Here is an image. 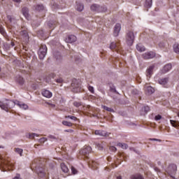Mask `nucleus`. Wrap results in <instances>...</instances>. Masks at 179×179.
<instances>
[{
    "mask_svg": "<svg viewBox=\"0 0 179 179\" xmlns=\"http://www.w3.org/2000/svg\"><path fill=\"white\" fill-rule=\"evenodd\" d=\"M159 47H163V45H162V43H159Z\"/></svg>",
    "mask_w": 179,
    "mask_h": 179,
    "instance_id": "obj_61",
    "label": "nucleus"
},
{
    "mask_svg": "<svg viewBox=\"0 0 179 179\" xmlns=\"http://www.w3.org/2000/svg\"><path fill=\"white\" fill-rule=\"evenodd\" d=\"M17 82L19 83V85H23L24 83V80L23 79L22 77L19 76L18 78L17 79Z\"/></svg>",
    "mask_w": 179,
    "mask_h": 179,
    "instance_id": "obj_34",
    "label": "nucleus"
},
{
    "mask_svg": "<svg viewBox=\"0 0 179 179\" xmlns=\"http://www.w3.org/2000/svg\"><path fill=\"white\" fill-rule=\"evenodd\" d=\"M152 0H145V6L146 8H151L152 7Z\"/></svg>",
    "mask_w": 179,
    "mask_h": 179,
    "instance_id": "obj_32",
    "label": "nucleus"
},
{
    "mask_svg": "<svg viewBox=\"0 0 179 179\" xmlns=\"http://www.w3.org/2000/svg\"><path fill=\"white\" fill-rule=\"evenodd\" d=\"M48 24L49 27H50V28L52 27V23L49 22Z\"/></svg>",
    "mask_w": 179,
    "mask_h": 179,
    "instance_id": "obj_58",
    "label": "nucleus"
},
{
    "mask_svg": "<svg viewBox=\"0 0 179 179\" xmlns=\"http://www.w3.org/2000/svg\"><path fill=\"white\" fill-rule=\"evenodd\" d=\"M95 135H99V136H107V132L103 130L95 131Z\"/></svg>",
    "mask_w": 179,
    "mask_h": 179,
    "instance_id": "obj_17",
    "label": "nucleus"
},
{
    "mask_svg": "<svg viewBox=\"0 0 179 179\" xmlns=\"http://www.w3.org/2000/svg\"><path fill=\"white\" fill-rule=\"evenodd\" d=\"M15 152L20 155V156H23V149L22 148H15Z\"/></svg>",
    "mask_w": 179,
    "mask_h": 179,
    "instance_id": "obj_31",
    "label": "nucleus"
},
{
    "mask_svg": "<svg viewBox=\"0 0 179 179\" xmlns=\"http://www.w3.org/2000/svg\"><path fill=\"white\" fill-rule=\"evenodd\" d=\"M44 142H47V138L43 137L39 139V143H44Z\"/></svg>",
    "mask_w": 179,
    "mask_h": 179,
    "instance_id": "obj_42",
    "label": "nucleus"
},
{
    "mask_svg": "<svg viewBox=\"0 0 179 179\" xmlns=\"http://www.w3.org/2000/svg\"><path fill=\"white\" fill-rule=\"evenodd\" d=\"M0 160H1V163H2V164H3V166H6V167L13 168L14 166H15L12 162H9L8 160H6L3 158V157H2V156H0Z\"/></svg>",
    "mask_w": 179,
    "mask_h": 179,
    "instance_id": "obj_6",
    "label": "nucleus"
},
{
    "mask_svg": "<svg viewBox=\"0 0 179 179\" xmlns=\"http://www.w3.org/2000/svg\"><path fill=\"white\" fill-rule=\"evenodd\" d=\"M22 15H24V17H26V19L29 20V8L24 7L22 8Z\"/></svg>",
    "mask_w": 179,
    "mask_h": 179,
    "instance_id": "obj_18",
    "label": "nucleus"
},
{
    "mask_svg": "<svg viewBox=\"0 0 179 179\" xmlns=\"http://www.w3.org/2000/svg\"><path fill=\"white\" fill-rule=\"evenodd\" d=\"M110 152H117V148L111 146L109 148Z\"/></svg>",
    "mask_w": 179,
    "mask_h": 179,
    "instance_id": "obj_46",
    "label": "nucleus"
},
{
    "mask_svg": "<svg viewBox=\"0 0 179 179\" xmlns=\"http://www.w3.org/2000/svg\"><path fill=\"white\" fill-rule=\"evenodd\" d=\"M135 40V34L133 31H129L126 35V41L127 45H132L134 44V41Z\"/></svg>",
    "mask_w": 179,
    "mask_h": 179,
    "instance_id": "obj_2",
    "label": "nucleus"
},
{
    "mask_svg": "<svg viewBox=\"0 0 179 179\" xmlns=\"http://www.w3.org/2000/svg\"><path fill=\"white\" fill-rule=\"evenodd\" d=\"M170 123L174 128H176L177 129H179V122L176 120H170Z\"/></svg>",
    "mask_w": 179,
    "mask_h": 179,
    "instance_id": "obj_19",
    "label": "nucleus"
},
{
    "mask_svg": "<svg viewBox=\"0 0 179 179\" xmlns=\"http://www.w3.org/2000/svg\"><path fill=\"white\" fill-rule=\"evenodd\" d=\"M173 50L176 54H179V44L175 43L173 45Z\"/></svg>",
    "mask_w": 179,
    "mask_h": 179,
    "instance_id": "obj_28",
    "label": "nucleus"
},
{
    "mask_svg": "<svg viewBox=\"0 0 179 179\" xmlns=\"http://www.w3.org/2000/svg\"><path fill=\"white\" fill-rule=\"evenodd\" d=\"M0 43H1V39H0Z\"/></svg>",
    "mask_w": 179,
    "mask_h": 179,
    "instance_id": "obj_64",
    "label": "nucleus"
},
{
    "mask_svg": "<svg viewBox=\"0 0 179 179\" xmlns=\"http://www.w3.org/2000/svg\"><path fill=\"white\" fill-rule=\"evenodd\" d=\"M34 136H38V134L35 133H31V134H29V139H34Z\"/></svg>",
    "mask_w": 179,
    "mask_h": 179,
    "instance_id": "obj_39",
    "label": "nucleus"
},
{
    "mask_svg": "<svg viewBox=\"0 0 179 179\" xmlns=\"http://www.w3.org/2000/svg\"><path fill=\"white\" fill-rule=\"evenodd\" d=\"M171 69V64H168L162 70V73H167Z\"/></svg>",
    "mask_w": 179,
    "mask_h": 179,
    "instance_id": "obj_16",
    "label": "nucleus"
},
{
    "mask_svg": "<svg viewBox=\"0 0 179 179\" xmlns=\"http://www.w3.org/2000/svg\"><path fill=\"white\" fill-rule=\"evenodd\" d=\"M150 140H151V141H158V142H162V140H159V139H157V138H151Z\"/></svg>",
    "mask_w": 179,
    "mask_h": 179,
    "instance_id": "obj_53",
    "label": "nucleus"
},
{
    "mask_svg": "<svg viewBox=\"0 0 179 179\" xmlns=\"http://www.w3.org/2000/svg\"><path fill=\"white\" fill-rule=\"evenodd\" d=\"M122 149H128V145L126 143L122 144Z\"/></svg>",
    "mask_w": 179,
    "mask_h": 179,
    "instance_id": "obj_48",
    "label": "nucleus"
},
{
    "mask_svg": "<svg viewBox=\"0 0 179 179\" xmlns=\"http://www.w3.org/2000/svg\"><path fill=\"white\" fill-rule=\"evenodd\" d=\"M155 57H156V53H155L154 52H147L144 54H143V58L144 59H152L153 58H155Z\"/></svg>",
    "mask_w": 179,
    "mask_h": 179,
    "instance_id": "obj_4",
    "label": "nucleus"
},
{
    "mask_svg": "<svg viewBox=\"0 0 179 179\" xmlns=\"http://www.w3.org/2000/svg\"><path fill=\"white\" fill-rule=\"evenodd\" d=\"M108 95L110 96V97H113V100H115V97L112 96L110 93H108Z\"/></svg>",
    "mask_w": 179,
    "mask_h": 179,
    "instance_id": "obj_57",
    "label": "nucleus"
},
{
    "mask_svg": "<svg viewBox=\"0 0 179 179\" xmlns=\"http://www.w3.org/2000/svg\"><path fill=\"white\" fill-rule=\"evenodd\" d=\"M0 33L1 34H5V29H3V27H2V25H0Z\"/></svg>",
    "mask_w": 179,
    "mask_h": 179,
    "instance_id": "obj_44",
    "label": "nucleus"
},
{
    "mask_svg": "<svg viewBox=\"0 0 179 179\" xmlns=\"http://www.w3.org/2000/svg\"><path fill=\"white\" fill-rule=\"evenodd\" d=\"M71 173H72V174H76L77 173H78V170L75 168V167H73V166H71Z\"/></svg>",
    "mask_w": 179,
    "mask_h": 179,
    "instance_id": "obj_41",
    "label": "nucleus"
},
{
    "mask_svg": "<svg viewBox=\"0 0 179 179\" xmlns=\"http://www.w3.org/2000/svg\"><path fill=\"white\" fill-rule=\"evenodd\" d=\"M143 111H144V113H145V114H148V113H149V111H150V108H149V106H144L142 108Z\"/></svg>",
    "mask_w": 179,
    "mask_h": 179,
    "instance_id": "obj_37",
    "label": "nucleus"
},
{
    "mask_svg": "<svg viewBox=\"0 0 179 179\" xmlns=\"http://www.w3.org/2000/svg\"><path fill=\"white\" fill-rule=\"evenodd\" d=\"M11 45H12V47H15V43L11 42Z\"/></svg>",
    "mask_w": 179,
    "mask_h": 179,
    "instance_id": "obj_59",
    "label": "nucleus"
},
{
    "mask_svg": "<svg viewBox=\"0 0 179 179\" xmlns=\"http://www.w3.org/2000/svg\"><path fill=\"white\" fill-rule=\"evenodd\" d=\"M77 38L75 35H70L68 36V38L66 39V43H75L76 41Z\"/></svg>",
    "mask_w": 179,
    "mask_h": 179,
    "instance_id": "obj_15",
    "label": "nucleus"
},
{
    "mask_svg": "<svg viewBox=\"0 0 179 179\" xmlns=\"http://www.w3.org/2000/svg\"><path fill=\"white\" fill-rule=\"evenodd\" d=\"M64 132H69L70 134H72L73 132V130H72V129H67V130H64Z\"/></svg>",
    "mask_w": 179,
    "mask_h": 179,
    "instance_id": "obj_52",
    "label": "nucleus"
},
{
    "mask_svg": "<svg viewBox=\"0 0 179 179\" xmlns=\"http://www.w3.org/2000/svg\"><path fill=\"white\" fill-rule=\"evenodd\" d=\"M15 2H17V3H20L22 2V0H13Z\"/></svg>",
    "mask_w": 179,
    "mask_h": 179,
    "instance_id": "obj_55",
    "label": "nucleus"
},
{
    "mask_svg": "<svg viewBox=\"0 0 179 179\" xmlns=\"http://www.w3.org/2000/svg\"><path fill=\"white\" fill-rule=\"evenodd\" d=\"M3 148V147H2V146H0V148Z\"/></svg>",
    "mask_w": 179,
    "mask_h": 179,
    "instance_id": "obj_62",
    "label": "nucleus"
},
{
    "mask_svg": "<svg viewBox=\"0 0 179 179\" xmlns=\"http://www.w3.org/2000/svg\"><path fill=\"white\" fill-rule=\"evenodd\" d=\"M146 93H148V94H153V93H155V88L150 86L147 87Z\"/></svg>",
    "mask_w": 179,
    "mask_h": 179,
    "instance_id": "obj_23",
    "label": "nucleus"
},
{
    "mask_svg": "<svg viewBox=\"0 0 179 179\" xmlns=\"http://www.w3.org/2000/svg\"><path fill=\"white\" fill-rule=\"evenodd\" d=\"M102 108L106 110V111H108L109 113H114V110L111 108H108V106H102Z\"/></svg>",
    "mask_w": 179,
    "mask_h": 179,
    "instance_id": "obj_33",
    "label": "nucleus"
},
{
    "mask_svg": "<svg viewBox=\"0 0 179 179\" xmlns=\"http://www.w3.org/2000/svg\"><path fill=\"white\" fill-rule=\"evenodd\" d=\"M91 152H92V147L87 146L80 151V154L83 155V156H85V157H87V155H89V153H90Z\"/></svg>",
    "mask_w": 179,
    "mask_h": 179,
    "instance_id": "obj_5",
    "label": "nucleus"
},
{
    "mask_svg": "<svg viewBox=\"0 0 179 179\" xmlns=\"http://www.w3.org/2000/svg\"><path fill=\"white\" fill-rule=\"evenodd\" d=\"M38 54L40 59H44V58L45 57V55H47V45H41Z\"/></svg>",
    "mask_w": 179,
    "mask_h": 179,
    "instance_id": "obj_3",
    "label": "nucleus"
},
{
    "mask_svg": "<svg viewBox=\"0 0 179 179\" xmlns=\"http://www.w3.org/2000/svg\"><path fill=\"white\" fill-rule=\"evenodd\" d=\"M117 179H122V177H121V176H117Z\"/></svg>",
    "mask_w": 179,
    "mask_h": 179,
    "instance_id": "obj_60",
    "label": "nucleus"
},
{
    "mask_svg": "<svg viewBox=\"0 0 179 179\" xmlns=\"http://www.w3.org/2000/svg\"><path fill=\"white\" fill-rule=\"evenodd\" d=\"M56 82H57V83H62L63 80H62V78H58V79L56 80Z\"/></svg>",
    "mask_w": 179,
    "mask_h": 179,
    "instance_id": "obj_51",
    "label": "nucleus"
},
{
    "mask_svg": "<svg viewBox=\"0 0 179 179\" xmlns=\"http://www.w3.org/2000/svg\"><path fill=\"white\" fill-rule=\"evenodd\" d=\"M36 173L41 178H43L45 176V172L44 171V169L43 168H38L36 169Z\"/></svg>",
    "mask_w": 179,
    "mask_h": 179,
    "instance_id": "obj_14",
    "label": "nucleus"
},
{
    "mask_svg": "<svg viewBox=\"0 0 179 179\" xmlns=\"http://www.w3.org/2000/svg\"><path fill=\"white\" fill-rule=\"evenodd\" d=\"M71 87H73L72 92H73V93H79V92H80V84L78 83L73 82L71 84Z\"/></svg>",
    "mask_w": 179,
    "mask_h": 179,
    "instance_id": "obj_8",
    "label": "nucleus"
},
{
    "mask_svg": "<svg viewBox=\"0 0 179 179\" xmlns=\"http://www.w3.org/2000/svg\"><path fill=\"white\" fill-rule=\"evenodd\" d=\"M36 10H38V12H41V10H44V6L41 4H38L36 8Z\"/></svg>",
    "mask_w": 179,
    "mask_h": 179,
    "instance_id": "obj_27",
    "label": "nucleus"
},
{
    "mask_svg": "<svg viewBox=\"0 0 179 179\" xmlns=\"http://www.w3.org/2000/svg\"><path fill=\"white\" fill-rule=\"evenodd\" d=\"M136 50L140 52H143V51H145L146 48H145V46L142 45L141 44H138L136 45Z\"/></svg>",
    "mask_w": 179,
    "mask_h": 179,
    "instance_id": "obj_21",
    "label": "nucleus"
},
{
    "mask_svg": "<svg viewBox=\"0 0 179 179\" xmlns=\"http://www.w3.org/2000/svg\"><path fill=\"white\" fill-rule=\"evenodd\" d=\"M99 4H92L91 6V10L93 12H99Z\"/></svg>",
    "mask_w": 179,
    "mask_h": 179,
    "instance_id": "obj_22",
    "label": "nucleus"
},
{
    "mask_svg": "<svg viewBox=\"0 0 179 179\" xmlns=\"http://www.w3.org/2000/svg\"><path fill=\"white\" fill-rule=\"evenodd\" d=\"M110 92H111V93H116L117 94H118V92H117L115 86L114 85H110Z\"/></svg>",
    "mask_w": 179,
    "mask_h": 179,
    "instance_id": "obj_30",
    "label": "nucleus"
},
{
    "mask_svg": "<svg viewBox=\"0 0 179 179\" xmlns=\"http://www.w3.org/2000/svg\"><path fill=\"white\" fill-rule=\"evenodd\" d=\"M88 90L91 93H94V88L93 87L89 86Z\"/></svg>",
    "mask_w": 179,
    "mask_h": 179,
    "instance_id": "obj_47",
    "label": "nucleus"
},
{
    "mask_svg": "<svg viewBox=\"0 0 179 179\" xmlns=\"http://www.w3.org/2000/svg\"><path fill=\"white\" fill-rule=\"evenodd\" d=\"M41 94L43 97H46L47 99H51L52 97V92L47 90H43Z\"/></svg>",
    "mask_w": 179,
    "mask_h": 179,
    "instance_id": "obj_10",
    "label": "nucleus"
},
{
    "mask_svg": "<svg viewBox=\"0 0 179 179\" xmlns=\"http://www.w3.org/2000/svg\"><path fill=\"white\" fill-rule=\"evenodd\" d=\"M90 117H94L99 118V115L97 114H96V113L91 114Z\"/></svg>",
    "mask_w": 179,
    "mask_h": 179,
    "instance_id": "obj_50",
    "label": "nucleus"
},
{
    "mask_svg": "<svg viewBox=\"0 0 179 179\" xmlns=\"http://www.w3.org/2000/svg\"><path fill=\"white\" fill-rule=\"evenodd\" d=\"M121 31V24H116L114 28L113 35L115 37L118 36Z\"/></svg>",
    "mask_w": 179,
    "mask_h": 179,
    "instance_id": "obj_9",
    "label": "nucleus"
},
{
    "mask_svg": "<svg viewBox=\"0 0 179 179\" xmlns=\"http://www.w3.org/2000/svg\"><path fill=\"white\" fill-rule=\"evenodd\" d=\"M63 125H65L66 127H72V125H73L71 122H68V121H63L62 122Z\"/></svg>",
    "mask_w": 179,
    "mask_h": 179,
    "instance_id": "obj_36",
    "label": "nucleus"
},
{
    "mask_svg": "<svg viewBox=\"0 0 179 179\" xmlns=\"http://www.w3.org/2000/svg\"><path fill=\"white\" fill-rule=\"evenodd\" d=\"M76 9L77 10H78V12H82V10H83V4H81V3L77 4Z\"/></svg>",
    "mask_w": 179,
    "mask_h": 179,
    "instance_id": "obj_35",
    "label": "nucleus"
},
{
    "mask_svg": "<svg viewBox=\"0 0 179 179\" xmlns=\"http://www.w3.org/2000/svg\"><path fill=\"white\" fill-rule=\"evenodd\" d=\"M60 167H61V169H62V170L64 173H69V169H68V166H66V165H65V164L62 163L60 164Z\"/></svg>",
    "mask_w": 179,
    "mask_h": 179,
    "instance_id": "obj_20",
    "label": "nucleus"
},
{
    "mask_svg": "<svg viewBox=\"0 0 179 179\" xmlns=\"http://www.w3.org/2000/svg\"><path fill=\"white\" fill-rule=\"evenodd\" d=\"M154 69H155V65H152L150 67H148V69L146 70V76H147L148 80H149V79H150V78L153 75Z\"/></svg>",
    "mask_w": 179,
    "mask_h": 179,
    "instance_id": "obj_7",
    "label": "nucleus"
},
{
    "mask_svg": "<svg viewBox=\"0 0 179 179\" xmlns=\"http://www.w3.org/2000/svg\"><path fill=\"white\" fill-rule=\"evenodd\" d=\"M48 138L52 139V140H55V139H57V137H55V136H52V135H50V136H48Z\"/></svg>",
    "mask_w": 179,
    "mask_h": 179,
    "instance_id": "obj_49",
    "label": "nucleus"
},
{
    "mask_svg": "<svg viewBox=\"0 0 179 179\" xmlns=\"http://www.w3.org/2000/svg\"><path fill=\"white\" fill-rule=\"evenodd\" d=\"M96 162H94V161H90L89 162H88V166H90V167H92V169H96Z\"/></svg>",
    "mask_w": 179,
    "mask_h": 179,
    "instance_id": "obj_29",
    "label": "nucleus"
},
{
    "mask_svg": "<svg viewBox=\"0 0 179 179\" xmlns=\"http://www.w3.org/2000/svg\"><path fill=\"white\" fill-rule=\"evenodd\" d=\"M19 178H20V175H17L16 176H15L13 178V179H19Z\"/></svg>",
    "mask_w": 179,
    "mask_h": 179,
    "instance_id": "obj_54",
    "label": "nucleus"
},
{
    "mask_svg": "<svg viewBox=\"0 0 179 179\" xmlns=\"http://www.w3.org/2000/svg\"><path fill=\"white\" fill-rule=\"evenodd\" d=\"M18 106L20 108H22V110H27L29 106L24 103H20L19 101H8L7 103H3L0 101V108L1 110H4L6 113H9L10 108H13L15 106Z\"/></svg>",
    "mask_w": 179,
    "mask_h": 179,
    "instance_id": "obj_1",
    "label": "nucleus"
},
{
    "mask_svg": "<svg viewBox=\"0 0 179 179\" xmlns=\"http://www.w3.org/2000/svg\"><path fill=\"white\" fill-rule=\"evenodd\" d=\"M122 143H117V146H119L120 148H122Z\"/></svg>",
    "mask_w": 179,
    "mask_h": 179,
    "instance_id": "obj_56",
    "label": "nucleus"
},
{
    "mask_svg": "<svg viewBox=\"0 0 179 179\" xmlns=\"http://www.w3.org/2000/svg\"><path fill=\"white\" fill-rule=\"evenodd\" d=\"M20 34L21 36H22V37H24L26 40L29 38V34H27V31L26 30L21 31Z\"/></svg>",
    "mask_w": 179,
    "mask_h": 179,
    "instance_id": "obj_25",
    "label": "nucleus"
},
{
    "mask_svg": "<svg viewBox=\"0 0 179 179\" xmlns=\"http://www.w3.org/2000/svg\"><path fill=\"white\" fill-rule=\"evenodd\" d=\"M45 104H48V106H50V107H52V108H54L55 107V104L52 103L50 101L45 102Z\"/></svg>",
    "mask_w": 179,
    "mask_h": 179,
    "instance_id": "obj_45",
    "label": "nucleus"
},
{
    "mask_svg": "<svg viewBox=\"0 0 179 179\" xmlns=\"http://www.w3.org/2000/svg\"><path fill=\"white\" fill-rule=\"evenodd\" d=\"M169 80H170L169 77L161 78V79H159L158 83L159 85H162V86H166V85H167V83H169Z\"/></svg>",
    "mask_w": 179,
    "mask_h": 179,
    "instance_id": "obj_12",
    "label": "nucleus"
},
{
    "mask_svg": "<svg viewBox=\"0 0 179 179\" xmlns=\"http://www.w3.org/2000/svg\"><path fill=\"white\" fill-rule=\"evenodd\" d=\"M73 106H75V107H80V106H82V103H80V102H78V101H74L73 102Z\"/></svg>",
    "mask_w": 179,
    "mask_h": 179,
    "instance_id": "obj_40",
    "label": "nucleus"
},
{
    "mask_svg": "<svg viewBox=\"0 0 179 179\" xmlns=\"http://www.w3.org/2000/svg\"><path fill=\"white\" fill-rule=\"evenodd\" d=\"M168 171H169L170 174H176V171H177V165L174 164L169 165Z\"/></svg>",
    "mask_w": 179,
    "mask_h": 179,
    "instance_id": "obj_11",
    "label": "nucleus"
},
{
    "mask_svg": "<svg viewBox=\"0 0 179 179\" xmlns=\"http://www.w3.org/2000/svg\"><path fill=\"white\" fill-rule=\"evenodd\" d=\"M162 117L160 115H157L155 117V121H160L162 120Z\"/></svg>",
    "mask_w": 179,
    "mask_h": 179,
    "instance_id": "obj_43",
    "label": "nucleus"
},
{
    "mask_svg": "<svg viewBox=\"0 0 179 179\" xmlns=\"http://www.w3.org/2000/svg\"><path fill=\"white\" fill-rule=\"evenodd\" d=\"M65 118H69L70 120H72L73 121H76L78 120V118L76 117L72 116V115L65 116Z\"/></svg>",
    "mask_w": 179,
    "mask_h": 179,
    "instance_id": "obj_38",
    "label": "nucleus"
},
{
    "mask_svg": "<svg viewBox=\"0 0 179 179\" xmlns=\"http://www.w3.org/2000/svg\"><path fill=\"white\" fill-rule=\"evenodd\" d=\"M99 13H106L107 12V7L106 6H99Z\"/></svg>",
    "mask_w": 179,
    "mask_h": 179,
    "instance_id": "obj_26",
    "label": "nucleus"
},
{
    "mask_svg": "<svg viewBox=\"0 0 179 179\" xmlns=\"http://www.w3.org/2000/svg\"><path fill=\"white\" fill-rule=\"evenodd\" d=\"M131 179H143V176L139 174V173H136L134 175H132L130 177Z\"/></svg>",
    "mask_w": 179,
    "mask_h": 179,
    "instance_id": "obj_24",
    "label": "nucleus"
},
{
    "mask_svg": "<svg viewBox=\"0 0 179 179\" xmlns=\"http://www.w3.org/2000/svg\"><path fill=\"white\" fill-rule=\"evenodd\" d=\"M0 72H1V67H0Z\"/></svg>",
    "mask_w": 179,
    "mask_h": 179,
    "instance_id": "obj_63",
    "label": "nucleus"
},
{
    "mask_svg": "<svg viewBox=\"0 0 179 179\" xmlns=\"http://www.w3.org/2000/svg\"><path fill=\"white\" fill-rule=\"evenodd\" d=\"M110 50L113 51V50H115L116 51H118L120 50V43L112 42L110 45Z\"/></svg>",
    "mask_w": 179,
    "mask_h": 179,
    "instance_id": "obj_13",
    "label": "nucleus"
}]
</instances>
